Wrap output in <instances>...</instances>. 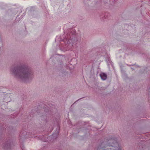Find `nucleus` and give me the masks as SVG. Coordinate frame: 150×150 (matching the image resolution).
<instances>
[{
  "instance_id": "6",
  "label": "nucleus",
  "mask_w": 150,
  "mask_h": 150,
  "mask_svg": "<svg viewBox=\"0 0 150 150\" xmlns=\"http://www.w3.org/2000/svg\"><path fill=\"white\" fill-rule=\"evenodd\" d=\"M132 69H133V70H134V68H132Z\"/></svg>"
},
{
  "instance_id": "1",
  "label": "nucleus",
  "mask_w": 150,
  "mask_h": 150,
  "mask_svg": "<svg viewBox=\"0 0 150 150\" xmlns=\"http://www.w3.org/2000/svg\"><path fill=\"white\" fill-rule=\"evenodd\" d=\"M12 73L17 78L26 81L32 77V72L26 68H15L11 70Z\"/></svg>"
},
{
  "instance_id": "3",
  "label": "nucleus",
  "mask_w": 150,
  "mask_h": 150,
  "mask_svg": "<svg viewBox=\"0 0 150 150\" xmlns=\"http://www.w3.org/2000/svg\"><path fill=\"white\" fill-rule=\"evenodd\" d=\"M100 76L101 79L103 80H105L107 78L106 74L103 73L100 74Z\"/></svg>"
},
{
  "instance_id": "5",
  "label": "nucleus",
  "mask_w": 150,
  "mask_h": 150,
  "mask_svg": "<svg viewBox=\"0 0 150 150\" xmlns=\"http://www.w3.org/2000/svg\"><path fill=\"white\" fill-rule=\"evenodd\" d=\"M110 142H113V141H112V140H110Z\"/></svg>"
},
{
  "instance_id": "4",
  "label": "nucleus",
  "mask_w": 150,
  "mask_h": 150,
  "mask_svg": "<svg viewBox=\"0 0 150 150\" xmlns=\"http://www.w3.org/2000/svg\"><path fill=\"white\" fill-rule=\"evenodd\" d=\"M114 143L115 144V145H117V143L116 142H115Z\"/></svg>"
},
{
  "instance_id": "7",
  "label": "nucleus",
  "mask_w": 150,
  "mask_h": 150,
  "mask_svg": "<svg viewBox=\"0 0 150 150\" xmlns=\"http://www.w3.org/2000/svg\"><path fill=\"white\" fill-rule=\"evenodd\" d=\"M136 67V66H134V67Z\"/></svg>"
},
{
  "instance_id": "2",
  "label": "nucleus",
  "mask_w": 150,
  "mask_h": 150,
  "mask_svg": "<svg viewBox=\"0 0 150 150\" xmlns=\"http://www.w3.org/2000/svg\"><path fill=\"white\" fill-rule=\"evenodd\" d=\"M98 150H121L120 147H115L112 145H109L107 146L106 149L104 148H100Z\"/></svg>"
}]
</instances>
